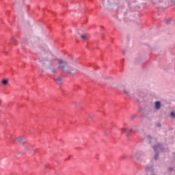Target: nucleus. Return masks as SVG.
<instances>
[{"label":"nucleus","instance_id":"obj_9","mask_svg":"<svg viewBox=\"0 0 175 175\" xmlns=\"http://www.w3.org/2000/svg\"><path fill=\"white\" fill-rule=\"evenodd\" d=\"M57 81H59V84H61V81H62V78L59 77V78L57 79Z\"/></svg>","mask_w":175,"mask_h":175},{"label":"nucleus","instance_id":"obj_7","mask_svg":"<svg viewBox=\"0 0 175 175\" xmlns=\"http://www.w3.org/2000/svg\"><path fill=\"white\" fill-rule=\"evenodd\" d=\"M8 83H9V81H8V79H3L2 81L3 85H8Z\"/></svg>","mask_w":175,"mask_h":175},{"label":"nucleus","instance_id":"obj_8","mask_svg":"<svg viewBox=\"0 0 175 175\" xmlns=\"http://www.w3.org/2000/svg\"><path fill=\"white\" fill-rule=\"evenodd\" d=\"M81 38L82 39H83V40H87L88 38L87 36H84V35H81Z\"/></svg>","mask_w":175,"mask_h":175},{"label":"nucleus","instance_id":"obj_13","mask_svg":"<svg viewBox=\"0 0 175 175\" xmlns=\"http://www.w3.org/2000/svg\"><path fill=\"white\" fill-rule=\"evenodd\" d=\"M135 117H136V116H133V118H135Z\"/></svg>","mask_w":175,"mask_h":175},{"label":"nucleus","instance_id":"obj_14","mask_svg":"<svg viewBox=\"0 0 175 175\" xmlns=\"http://www.w3.org/2000/svg\"><path fill=\"white\" fill-rule=\"evenodd\" d=\"M90 118H92V117H90Z\"/></svg>","mask_w":175,"mask_h":175},{"label":"nucleus","instance_id":"obj_11","mask_svg":"<svg viewBox=\"0 0 175 175\" xmlns=\"http://www.w3.org/2000/svg\"><path fill=\"white\" fill-rule=\"evenodd\" d=\"M124 92L125 94H126V95H128V94H129V92L126 91V90H124Z\"/></svg>","mask_w":175,"mask_h":175},{"label":"nucleus","instance_id":"obj_12","mask_svg":"<svg viewBox=\"0 0 175 175\" xmlns=\"http://www.w3.org/2000/svg\"><path fill=\"white\" fill-rule=\"evenodd\" d=\"M56 72H57V70L55 69L52 70V73H55Z\"/></svg>","mask_w":175,"mask_h":175},{"label":"nucleus","instance_id":"obj_2","mask_svg":"<svg viewBox=\"0 0 175 175\" xmlns=\"http://www.w3.org/2000/svg\"><path fill=\"white\" fill-rule=\"evenodd\" d=\"M122 132H123V133H125L126 137H129V136H131V134L129 133L130 132H136L137 131V128L136 126H134L130 129H129L126 127H122L121 129Z\"/></svg>","mask_w":175,"mask_h":175},{"label":"nucleus","instance_id":"obj_6","mask_svg":"<svg viewBox=\"0 0 175 175\" xmlns=\"http://www.w3.org/2000/svg\"><path fill=\"white\" fill-rule=\"evenodd\" d=\"M154 107L157 110H159V109H161V102L160 101H156L154 103Z\"/></svg>","mask_w":175,"mask_h":175},{"label":"nucleus","instance_id":"obj_3","mask_svg":"<svg viewBox=\"0 0 175 175\" xmlns=\"http://www.w3.org/2000/svg\"><path fill=\"white\" fill-rule=\"evenodd\" d=\"M154 152H156V154L154 155V159H158V152L163 151V146L162 145H157L156 146L153 147Z\"/></svg>","mask_w":175,"mask_h":175},{"label":"nucleus","instance_id":"obj_5","mask_svg":"<svg viewBox=\"0 0 175 175\" xmlns=\"http://www.w3.org/2000/svg\"><path fill=\"white\" fill-rule=\"evenodd\" d=\"M16 142H18L20 144H24V143H27V140H25V137H19L15 139Z\"/></svg>","mask_w":175,"mask_h":175},{"label":"nucleus","instance_id":"obj_10","mask_svg":"<svg viewBox=\"0 0 175 175\" xmlns=\"http://www.w3.org/2000/svg\"><path fill=\"white\" fill-rule=\"evenodd\" d=\"M170 116H171V117H175L174 112H171Z\"/></svg>","mask_w":175,"mask_h":175},{"label":"nucleus","instance_id":"obj_1","mask_svg":"<svg viewBox=\"0 0 175 175\" xmlns=\"http://www.w3.org/2000/svg\"><path fill=\"white\" fill-rule=\"evenodd\" d=\"M58 68L66 73H72L75 70V66L62 59H58Z\"/></svg>","mask_w":175,"mask_h":175},{"label":"nucleus","instance_id":"obj_4","mask_svg":"<svg viewBox=\"0 0 175 175\" xmlns=\"http://www.w3.org/2000/svg\"><path fill=\"white\" fill-rule=\"evenodd\" d=\"M131 157L135 161H139L142 157V151H134L131 154Z\"/></svg>","mask_w":175,"mask_h":175}]
</instances>
